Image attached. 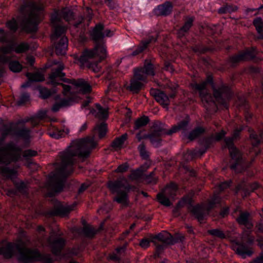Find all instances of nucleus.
Listing matches in <instances>:
<instances>
[{
    "mask_svg": "<svg viewBox=\"0 0 263 263\" xmlns=\"http://www.w3.org/2000/svg\"><path fill=\"white\" fill-rule=\"evenodd\" d=\"M64 66L59 65L56 69L53 70L49 76V83L51 88L41 87L39 88L40 97L47 99L59 92H61L63 98L57 101L52 106V110L54 112L58 111L63 107L71 106L73 103L78 101V95L69 85L64 84L63 82L72 84L82 94H88L91 92L92 87L90 83L86 80L79 78L78 79H70L66 78L65 73L63 72Z\"/></svg>",
    "mask_w": 263,
    "mask_h": 263,
    "instance_id": "f257e3e1",
    "label": "nucleus"
},
{
    "mask_svg": "<svg viewBox=\"0 0 263 263\" xmlns=\"http://www.w3.org/2000/svg\"><path fill=\"white\" fill-rule=\"evenodd\" d=\"M190 85L193 92L199 96L206 110L215 104V100L224 108H228L229 102L234 95L231 86L223 82L217 88L212 73H208L205 80L201 83L194 81Z\"/></svg>",
    "mask_w": 263,
    "mask_h": 263,
    "instance_id": "f03ea898",
    "label": "nucleus"
},
{
    "mask_svg": "<svg viewBox=\"0 0 263 263\" xmlns=\"http://www.w3.org/2000/svg\"><path fill=\"white\" fill-rule=\"evenodd\" d=\"M6 242L4 247L0 248V255L4 258L10 259L15 257L18 263H34L41 261L43 263H53L50 255H44L36 248H21L19 245L12 242Z\"/></svg>",
    "mask_w": 263,
    "mask_h": 263,
    "instance_id": "7ed1b4c3",
    "label": "nucleus"
},
{
    "mask_svg": "<svg viewBox=\"0 0 263 263\" xmlns=\"http://www.w3.org/2000/svg\"><path fill=\"white\" fill-rule=\"evenodd\" d=\"M114 35V32L110 29H105L104 23H97L90 30V35L92 40L96 43L92 49H85L78 58V61L81 65L88 66L90 65L89 60L97 57L101 59L105 58L106 49L103 44L100 43L105 37H110Z\"/></svg>",
    "mask_w": 263,
    "mask_h": 263,
    "instance_id": "20e7f679",
    "label": "nucleus"
},
{
    "mask_svg": "<svg viewBox=\"0 0 263 263\" xmlns=\"http://www.w3.org/2000/svg\"><path fill=\"white\" fill-rule=\"evenodd\" d=\"M89 155V152L84 149L81 142L72 141L64 151L59 153L60 173L65 177L70 175L74 171V157L84 159L88 157Z\"/></svg>",
    "mask_w": 263,
    "mask_h": 263,
    "instance_id": "39448f33",
    "label": "nucleus"
},
{
    "mask_svg": "<svg viewBox=\"0 0 263 263\" xmlns=\"http://www.w3.org/2000/svg\"><path fill=\"white\" fill-rule=\"evenodd\" d=\"M221 198L218 195H214L208 202L207 207L204 205L197 203L194 204L193 198L188 195L183 196L178 202L177 205L179 208L187 205V209L191 215L199 222H202L205 219L207 213L215 209L217 205L221 206Z\"/></svg>",
    "mask_w": 263,
    "mask_h": 263,
    "instance_id": "423d86ee",
    "label": "nucleus"
},
{
    "mask_svg": "<svg viewBox=\"0 0 263 263\" xmlns=\"http://www.w3.org/2000/svg\"><path fill=\"white\" fill-rule=\"evenodd\" d=\"M51 234L52 237H50L48 239V242L52 254L60 259H63L66 261L69 260L68 263H78V261L74 260L72 258L73 256L79 255L80 249L73 247L68 249L66 252H64L63 250L66 246V240L62 237L63 234L52 230Z\"/></svg>",
    "mask_w": 263,
    "mask_h": 263,
    "instance_id": "0eeeda50",
    "label": "nucleus"
},
{
    "mask_svg": "<svg viewBox=\"0 0 263 263\" xmlns=\"http://www.w3.org/2000/svg\"><path fill=\"white\" fill-rule=\"evenodd\" d=\"M190 121V116L187 115L184 119L178 122L176 124L173 125L170 129L167 130L164 128L163 135L171 136L174 133L181 131L184 138L189 140L190 141H193L205 133L206 128L201 125H197L192 130L189 132Z\"/></svg>",
    "mask_w": 263,
    "mask_h": 263,
    "instance_id": "6e6552de",
    "label": "nucleus"
},
{
    "mask_svg": "<svg viewBox=\"0 0 263 263\" xmlns=\"http://www.w3.org/2000/svg\"><path fill=\"white\" fill-rule=\"evenodd\" d=\"M28 122H30L33 126L37 125V123L35 122V118L33 117L19 120L16 123V125H22V127H13L12 126L13 124V123H11L10 126L4 125L2 128L4 138H5L9 135H13L15 137L23 140L26 145H29L31 137V130L25 126V124Z\"/></svg>",
    "mask_w": 263,
    "mask_h": 263,
    "instance_id": "1a4fd4ad",
    "label": "nucleus"
},
{
    "mask_svg": "<svg viewBox=\"0 0 263 263\" xmlns=\"http://www.w3.org/2000/svg\"><path fill=\"white\" fill-rule=\"evenodd\" d=\"M240 130L237 129L234 132L232 137H227L224 139L226 147L229 149L231 158L230 167L235 172H239V167H242L243 163L242 154L234 144V140L240 137Z\"/></svg>",
    "mask_w": 263,
    "mask_h": 263,
    "instance_id": "9d476101",
    "label": "nucleus"
},
{
    "mask_svg": "<svg viewBox=\"0 0 263 263\" xmlns=\"http://www.w3.org/2000/svg\"><path fill=\"white\" fill-rule=\"evenodd\" d=\"M108 187L112 194L116 195L114 200L118 203L127 205L128 202L127 192L131 189L125 178L115 181H110Z\"/></svg>",
    "mask_w": 263,
    "mask_h": 263,
    "instance_id": "9b49d317",
    "label": "nucleus"
},
{
    "mask_svg": "<svg viewBox=\"0 0 263 263\" xmlns=\"http://www.w3.org/2000/svg\"><path fill=\"white\" fill-rule=\"evenodd\" d=\"M163 132L164 128L162 123L156 122L154 123L150 133L142 135L140 131L136 134V137L138 142H140L143 139H148L153 144L158 147L161 145V136Z\"/></svg>",
    "mask_w": 263,
    "mask_h": 263,
    "instance_id": "f8f14e48",
    "label": "nucleus"
},
{
    "mask_svg": "<svg viewBox=\"0 0 263 263\" xmlns=\"http://www.w3.org/2000/svg\"><path fill=\"white\" fill-rule=\"evenodd\" d=\"M256 49L252 47L251 49H247L241 51L238 54L231 55L228 59V64L232 68H236L241 62L255 60Z\"/></svg>",
    "mask_w": 263,
    "mask_h": 263,
    "instance_id": "ddd939ff",
    "label": "nucleus"
},
{
    "mask_svg": "<svg viewBox=\"0 0 263 263\" xmlns=\"http://www.w3.org/2000/svg\"><path fill=\"white\" fill-rule=\"evenodd\" d=\"M179 189L178 184L174 182L167 184L161 193L158 194L157 199L162 205L170 206L172 203L169 197L174 198L176 196Z\"/></svg>",
    "mask_w": 263,
    "mask_h": 263,
    "instance_id": "4468645a",
    "label": "nucleus"
},
{
    "mask_svg": "<svg viewBox=\"0 0 263 263\" xmlns=\"http://www.w3.org/2000/svg\"><path fill=\"white\" fill-rule=\"evenodd\" d=\"M155 240L161 242L165 245H175L178 242L182 243L185 240V236L180 234L176 233L174 236L170 233H159L152 236V242H156Z\"/></svg>",
    "mask_w": 263,
    "mask_h": 263,
    "instance_id": "2eb2a0df",
    "label": "nucleus"
},
{
    "mask_svg": "<svg viewBox=\"0 0 263 263\" xmlns=\"http://www.w3.org/2000/svg\"><path fill=\"white\" fill-rule=\"evenodd\" d=\"M253 240L249 239L246 242L243 241L235 240L234 242L233 249L236 253L242 258L250 257L254 254V250L251 247Z\"/></svg>",
    "mask_w": 263,
    "mask_h": 263,
    "instance_id": "dca6fc26",
    "label": "nucleus"
},
{
    "mask_svg": "<svg viewBox=\"0 0 263 263\" xmlns=\"http://www.w3.org/2000/svg\"><path fill=\"white\" fill-rule=\"evenodd\" d=\"M226 132L224 129H221L220 132L216 133L215 135L204 139L200 143V147L197 152V154L202 156L205 154L207 150L213 145V141L219 142L223 139L224 141V139L227 138L226 137Z\"/></svg>",
    "mask_w": 263,
    "mask_h": 263,
    "instance_id": "f3484780",
    "label": "nucleus"
},
{
    "mask_svg": "<svg viewBox=\"0 0 263 263\" xmlns=\"http://www.w3.org/2000/svg\"><path fill=\"white\" fill-rule=\"evenodd\" d=\"M159 34L156 33L155 35H149L147 39L142 40L140 42L136 49L133 50L131 55L136 56L141 53H144L149 51V46L151 44H154L157 42Z\"/></svg>",
    "mask_w": 263,
    "mask_h": 263,
    "instance_id": "a211bd4d",
    "label": "nucleus"
},
{
    "mask_svg": "<svg viewBox=\"0 0 263 263\" xmlns=\"http://www.w3.org/2000/svg\"><path fill=\"white\" fill-rule=\"evenodd\" d=\"M145 82H146L145 77L134 70V76L130 79V85L128 86L127 89L134 93H138L143 87L144 83Z\"/></svg>",
    "mask_w": 263,
    "mask_h": 263,
    "instance_id": "6ab92c4d",
    "label": "nucleus"
},
{
    "mask_svg": "<svg viewBox=\"0 0 263 263\" xmlns=\"http://www.w3.org/2000/svg\"><path fill=\"white\" fill-rule=\"evenodd\" d=\"M54 209L50 212V215L52 216L65 217L68 216L70 211L72 210V208L68 205H64L62 202L54 199L53 200Z\"/></svg>",
    "mask_w": 263,
    "mask_h": 263,
    "instance_id": "aec40b11",
    "label": "nucleus"
},
{
    "mask_svg": "<svg viewBox=\"0 0 263 263\" xmlns=\"http://www.w3.org/2000/svg\"><path fill=\"white\" fill-rule=\"evenodd\" d=\"M29 45L26 42H22L18 44L15 41H13L11 44L8 47H4L2 49V52L4 54H9L12 51L16 53H23L27 51L29 49Z\"/></svg>",
    "mask_w": 263,
    "mask_h": 263,
    "instance_id": "412c9836",
    "label": "nucleus"
},
{
    "mask_svg": "<svg viewBox=\"0 0 263 263\" xmlns=\"http://www.w3.org/2000/svg\"><path fill=\"white\" fill-rule=\"evenodd\" d=\"M174 5L172 2L167 1L155 7L153 10L155 15L157 16H167L172 14Z\"/></svg>",
    "mask_w": 263,
    "mask_h": 263,
    "instance_id": "4be33fe9",
    "label": "nucleus"
},
{
    "mask_svg": "<svg viewBox=\"0 0 263 263\" xmlns=\"http://www.w3.org/2000/svg\"><path fill=\"white\" fill-rule=\"evenodd\" d=\"M195 18L194 16L186 15L184 17L183 25L177 30V35L179 39L185 38L190 29L193 27Z\"/></svg>",
    "mask_w": 263,
    "mask_h": 263,
    "instance_id": "5701e85b",
    "label": "nucleus"
},
{
    "mask_svg": "<svg viewBox=\"0 0 263 263\" xmlns=\"http://www.w3.org/2000/svg\"><path fill=\"white\" fill-rule=\"evenodd\" d=\"M4 161L5 163H3L2 166H0V174L6 179L13 180L17 176V171L9 167L11 163L10 159L5 158Z\"/></svg>",
    "mask_w": 263,
    "mask_h": 263,
    "instance_id": "b1692460",
    "label": "nucleus"
},
{
    "mask_svg": "<svg viewBox=\"0 0 263 263\" xmlns=\"http://www.w3.org/2000/svg\"><path fill=\"white\" fill-rule=\"evenodd\" d=\"M156 101L160 103L163 107L167 108L170 105V98L174 99L176 97L175 93L167 96L164 91L157 90L153 94Z\"/></svg>",
    "mask_w": 263,
    "mask_h": 263,
    "instance_id": "393cba45",
    "label": "nucleus"
},
{
    "mask_svg": "<svg viewBox=\"0 0 263 263\" xmlns=\"http://www.w3.org/2000/svg\"><path fill=\"white\" fill-rule=\"evenodd\" d=\"M134 70L138 72V74L145 77L146 81L148 76H154L155 74L153 64L151 61L147 60H145L143 67L135 68Z\"/></svg>",
    "mask_w": 263,
    "mask_h": 263,
    "instance_id": "a878e982",
    "label": "nucleus"
},
{
    "mask_svg": "<svg viewBox=\"0 0 263 263\" xmlns=\"http://www.w3.org/2000/svg\"><path fill=\"white\" fill-rule=\"evenodd\" d=\"M237 222L248 229H251L253 227L250 213L248 211H240L239 216L236 219Z\"/></svg>",
    "mask_w": 263,
    "mask_h": 263,
    "instance_id": "bb28decb",
    "label": "nucleus"
},
{
    "mask_svg": "<svg viewBox=\"0 0 263 263\" xmlns=\"http://www.w3.org/2000/svg\"><path fill=\"white\" fill-rule=\"evenodd\" d=\"M26 77L28 81L22 85L21 87L23 88L30 87L33 82H40L45 80L44 75L39 72L35 73L28 72L26 73Z\"/></svg>",
    "mask_w": 263,
    "mask_h": 263,
    "instance_id": "cd10ccee",
    "label": "nucleus"
},
{
    "mask_svg": "<svg viewBox=\"0 0 263 263\" xmlns=\"http://www.w3.org/2000/svg\"><path fill=\"white\" fill-rule=\"evenodd\" d=\"M37 16L29 17L25 20L24 29L28 33H35L38 30L39 22Z\"/></svg>",
    "mask_w": 263,
    "mask_h": 263,
    "instance_id": "c85d7f7f",
    "label": "nucleus"
},
{
    "mask_svg": "<svg viewBox=\"0 0 263 263\" xmlns=\"http://www.w3.org/2000/svg\"><path fill=\"white\" fill-rule=\"evenodd\" d=\"M260 187V184L257 182H253L252 183H245L242 185H239V189L241 190L244 194V197L250 196L252 192Z\"/></svg>",
    "mask_w": 263,
    "mask_h": 263,
    "instance_id": "c756f323",
    "label": "nucleus"
},
{
    "mask_svg": "<svg viewBox=\"0 0 263 263\" xmlns=\"http://www.w3.org/2000/svg\"><path fill=\"white\" fill-rule=\"evenodd\" d=\"M68 39L64 35L62 36L55 45V51L58 55H64L68 47Z\"/></svg>",
    "mask_w": 263,
    "mask_h": 263,
    "instance_id": "7c9ffc66",
    "label": "nucleus"
},
{
    "mask_svg": "<svg viewBox=\"0 0 263 263\" xmlns=\"http://www.w3.org/2000/svg\"><path fill=\"white\" fill-rule=\"evenodd\" d=\"M66 132L64 129L59 128L56 126L52 125L48 129V135L52 138L58 139L62 138L64 134L68 133V130L66 129Z\"/></svg>",
    "mask_w": 263,
    "mask_h": 263,
    "instance_id": "2f4dec72",
    "label": "nucleus"
},
{
    "mask_svg": "<svg viewBox=\"0 0 263 263\" xmlns=\"http://www.w3.org/2000/svg\"><path fill=\"white\" fill-rule=\"evenodd\" d=\"M81 234L88 239H92L96 236V228L93 226H85L81 230Z\"/></svg>",
    "mask_w": 263,
    "mask_h": 263,
    "instance_id": "473e14b6",
    "label": "nucleus"
},
{
    "mask_svg": "<svg viewBox=\"0 0 263 263\" xmlns=\"http://www.w3.org/2000/svg\"><path fill=\"white\" fill-rule=\"evenodd\" d=\"M127 139V134H124L120 137L116 138L111 143V147L116 149H121Z\"/></svg>",
    "mask_w": 263,
    "mask_h": 263,
    "instance_id": "72a5a7b5",
    "label": "nucleus"
},
{
    "mask_svg": "<svg viewBox=\"0 0 263 263\" xmlns=\"http://www.w3.org/2000/svg\"><path fill=\"white\" fill-rule=\"evenodd\" d=\"M7 62L8 64L9 69L15 73L20 72L23 69V65L18 60H12L7 58Z\"/></svg>",
    "mask_w": 263,
    "mask_h": 263,
    "instance_id": "f704fd0d",
    "label": "nucleus"
},
{
    "mask_svg": "<svg viewBox=\"0 0 263 263\" xmlns=\"http://www.w3.org/2000/svg\"><path fill=\"white\" fill-rule=\"evenodd\" d=\"M149 118L145 115H143L138 118L135 122L134 128L135 130H139L142 127L146 126L149 122Z\"/></svg>",
    "mask_w": 263,
    "mask_h": 263,
    "instance_id": "c9c22d12",
    "label": "nucleus"
},
{
    "mask_svg": "<svg viewBox=\"0 0 263 263\" xmlns=\"http://www.w3.org/2000/svg\"><path fill=\"white\" fill-rule=\"evenodd\" d=\"M66 32V28L64 26L56 24L53 27L52 37L55 40H58L60 37L64 36Z\"/></svg>",
    "mask_w": 263,
    "mask_h": 263,
    "instance_id": "e433bc0d",
    "label": "nucleus"
},
{
    "mask_svg": "<svg viewBox=\"0 0 263 263\" xmlns=\"http://www.w3.org/2000/svg\"><path fill=\"white\" fill-rule=\"evenodd\" d=\"M253 24L259 34V38L263 39V20L260 17H257L253 20Z\"/></svg>",
    "mask_w": 263,
    "mask_h": 263,
    "instance_id": "4c0bfd02",
    "label": "nucleus"
},
{
    "mask_svg": "<svg viewBox=\"0 0 263 263\" xmlns=\"http://www.w3.org/2000/svg\"><path fill=\"white\" fill-rule=\"evenodd\" d=\"M6 26L13 33H16L18 29V22L14 17L8 21L6 23Z\"/></svg>",
    "mask_w": 263,
    "mask_h": 263,
    "instance_id": "58836bf2",
    "label": "nucleus"
},
{
    "mask_svg": "<svg viewBox=\"0 0 263 263\" xmlns=\"http://www.w3.org/2000/svg\"><path fill=\"white\" fill-rule=\"evenodd\" d=\"M138 150L142 159L147 160L149 158V152L146 150L144 142H142L138 145Z\"/></svg>",
    "mask_w": 263,
    "mask_h": 263,
    "instance_id": "ea45409f",
    "label": "nucleus"
},
{
    "mask_svg": "<svg viewBox=\"0 0 263 263\" xmlns=\"http://www.w3.org/2000/svg\"><path fill=\"white\" fill-rule=\"evenodd\" d=\"M30 100V93L27 92H23L21 94L16 103L18 106H22L29 102Z\"/></svg>",
    "mask_w": 263,
    "mask_h": 263,
    "instance_id": "a19ab883",
    "label": "nucleus"
},
{
    "mask_svg": "<svg viewBox=\"0 0 263 263\" xmlns=\"http://www.w3.org/2000/svg\"><path fill=\"white\" fill-rule=\"evenodd\" d=\"M250 138L252 141V145L254 147H257L261 142V136L257 135L255 132L250 134Z\"/></svg>",
    "mask_w": 263,
    "mask_h": 263,
    "instance_id": "79ce46f5",
    "label": "nucleus"
},
{
    "mask_svg": "<svg viewBox=\"0 0 263 263\" xmlns=\"http://www.w3.org/2000/svg\"><path fill=\"white\" fill-rule=\"evenodd\" d=\"M64 188V183L63 180H58L54 182L52 185V189L53 192L56 193H60L63 191Z\"/></svg>",
    "mask_w": 263,
    "mask_h": 263,
    "instance_id": "37998d69",
    "label": "nucleus"
},
{
    "mask_svg": "<svg viewBox=\"0 0 263 263\" xmlns=\"http://www.w3.org/2000/svg\"><path fill=\"white\" fill-rule=\"evenodd\" d=\"M208 233L213 236L216 237L220 239H224L226 235L223 231L219 229H213L208 230Z\"/></svg>",
    "mask_w": 263,
    "mask_h": 263,
    "instance_id": "c03bdc74",
    "label": "nucleus"
},
{
    "mask_svg": "<svg viewBox=\"0 0 263 263\" xmlns=\"http://www.w3.org/2000/svg\"><path fill=\"white\" fill-rule=\"evenodd\" d=\"M13 183L15 189L18 192L22 194L26 193L27 184L24 181L21 180L19 182L15 181L13 182Z\"/></svg>",
    "mask_w": 263,
    "mask_h": 263,
    "instance_id": "a18cd8bd",
    "label": "nucleus"
},
{
    "mask_svg": "<svg viewBox=\"0 0 263 263\" xmlns=\"http://www.w3.org/2000/svg\"><path fill=\"white\" fill-rule=\"evenodd\" d=\"M144 179L147 183L151 185H155L158 182V178L155 176L154 172L145 175Z\"/></svg>",
    "mask_w": 263,
    "mask_h": 263,
    "instance_id": "49530a36",
    "label": "nucleus"
},
{
    "mask_svg": "<svg viewBox=\"0 0 263 263\" xmlns=\"http://www.w3.org/2000/svg\"><path fill=\"white\" fill-rule=\"evenodd\" d=\"M237 7H235L234 8L231 5H227L226 6H223L221 7L218 9V13L219 14H226L227 13H231V12L235 11L237 10Z\"/></svg>",
    "mask_w": 263,
    "mask_h": 263,
    "instance_id": "de8ad7c7",
    "label": "nucleus"
},
{
    "mask_svg": "<svg viewBox=\"0 0 263 263\" xmlns=\"http://www.w3.org/2000/svg\"><path fill=\"white\" fill-rule=\"evenodd\" d=\"M193 51L198 54H202L209 50V48L202 45H197L193 47Z\"/></svg>",
    "mask_w": 263,
    "mask_h": 263,
    "instance_id": "09e8293b",
    "label": "nucleus"
},
{
    "mask_svg": "<svg viewBox=\"0 0 263 263\" xmlns=\"http://www.w3.org/2000/svg\"><path fill=\"white\" fill-rule=\"evenodd\" d=\"M99 136L100 138H104L107 133V124L105 123H102L98 126Z\"/></svg>",
    "mask_w": 263,
    "mask_h": 263,
    "instance_id": "8fccbe9b",
    "label": "nucleus"
},
{
    "mask_svg": "<svg viewBox=\"0 0 263 263\" xmlns=\"http://www.w3.org/2000/svg\"><path fill=\"white\" fill-rule=\"evenodd\" d=\"M37 155V152L31 149H28L23 152V157L27 159L29 158L35 157Z\"/></svg>",
    "mask_w": 263,
    "mask_h": 263,
    "instance_id": "3c124183",
    "label": "nucleus"
},
{
    "mask_svg": "<svg viewBox=\"0 0 263 263\" xmlns=\"http://www.w3.org/2000/svg\"><path fill=\"white\" fill-rule=\"evenodd\" d=\"M47 115L46 111L41 110H40L34 116H33L35 118V122L38 124V122L36 121L37 120L39 121L44 120Z\"/></svg>",
    "mask_w": 263,
    "mask_h": 263,
    "instance_id": "603ef678",
    "label": "nucleus"
},
{
    "mask_svg": "<svg viewBox=\"0 0 263 263\" xmlns=\"http://www.w3.org/2000/svg\"><path fill=\"white\" fill-rule=\"evenodd\" d=\"M128 243L127 242L124 243L122 246H120L117 247L115 252L118 254L120 256L124 254L126 250V248L127 247Z\"/></svg>",
    "mask_w": 263,
    "mask_h": 263,
    "instance_id": "864d4df0",
    "label": "nucleus"
},
{
    "mask_svg": "<svg viewBox=\"0 0 263 263\" xmlns=\"http://www.w3.org/2000/svg\"><path fill=\"white\" fill-rule=\"evenodd\" d=\"M129 168V165L127 163H124L119 165L117 168L116 172L117 173H123L128 171Z\"/></svg>",
    "mask_w": 263,
    "mask_h": 263,
    "instance_id": "5fc2aeb1",
    "label": "nucleus"
},
{
    "mask_svg": "<svg viewBox=\"0 0 263 263\" xmlns=\"http://www.w3.org/2000/svg\"><path fill=\"white\" fill-rule=\"evenodd\" d=\"M63 16L65 21L69 22L73 17V12L71 10L63 11Z\"/></svg>",
    "mask_w": 263,
    "mask_h": 263,
    "instance_id": "6e6d98bb",
    "label": "nucleus"
},
{
    "mask_svg": "<svg viewBox=\"0 0 263 263\" xmlns=\"http://www.w3.org/2000/svg\"><path fill=\"white\" fill-rule=\"evenodd\" d=\"M104 2L110 10H115L118 7L116 0H104Z\"/></svg>",
    "mask_w": 263,
    "mask_h": 263,
    "instance_id": "4d7b16f0",
    "label": "nucleus"
},
{
    "mask_svg": "<svg viewBox=\"0 0 263 263\" xmlns=\"http://www.w3.org/2000/svg\"><path fill=\"white\" fill-rule=\"evenodd\" d=\"M232 183L233 182L231 180L224 181L220 183L219 185L220 189L221 191H224L225 189L230 187Z\"/></svg>",
    "mask_w": 263,
    "mask_h": 263,
    "instance_id": "13d9d810",
    "label": "nucleus"
},
{
    "mask_svg": "<svg viewBox=\"0 0 263 263\" xmlns=\"http://www.w3.org/2000/svg\"><path fill=\"white\" fill-rule=\"evenodd\" d=\"M151 242L152 239L149 240L148 238H144L140 240L139 245L141 247L145 249L149 246Z\"/></svg>",
    "mask_w": 263,
    "mask_h": 263,
    "instance_id": "bf43d9fd",
    "label": "nucleus"
},
{
    "mask_svg": "<svg viewBox=\"0 0 263 263\" xmlns=\"http://www.w3.org/2000/svg\"><path fill=\"white\" fill-rule=\"evenodd\" d=\"M230 213V208L228 206H226L221 208L220 212L219 215L221 217L224 218L226 216H228Z\"/></svg>",
    "mask_w": 263,
    "mask_h": 263,
    "instance_id": "052dcab7",
    "label": "nucleus"
},
{
    "mask_svg": "<svg viewBox=\"0 0 263 263\" xmlns=\"http://www.w3.org/2000/svg\"><path fill=\"white\" fill-rule=\"evenodd\" d=\"M109 257L110 260L117 262H120L121 261V257L117 254L115 252L110 254Z\"/></svg>",
    "mask_w": 263,
    "mask_h": 263,
    "instance_id": "680f3d73",
    "label": "nucleus"
},
{
    "mask_svg": "<svg viewBox=\"0 0 263 263\" xmlns=\"http://www.w3.org/2000/svg\"><path fill=\"white\" fill-rule=\"evenodd\" d=\"M155 245L156 246V250L158 252L160 253L161 252L163 251L165 247L167 246H168L169 245H165L163 243H162L161 244L158 243L157 242H154Z\"/></svg>",
    "mask_w": 263,
    "mask_h": 263,
    "instance_id": "e2e57ef3",
    "label": "nucleus"
},
{
    "mask_svg": "<svg viewBox=\"0 0 263 263\" xmlns=\"http://www.w3.org/2000/svg\"><path fill=\"white\" fill-rule=\"evenodd\" d=\"M251 263H263V251L258 256L253 259Z\"/></svg>",
    "mask_w": 263,
    "mask_h": 263,
    "instance_id": "0e129e2a",
    "label": "nucleus"
},
{
    "mask_svg": "<svg viewBox=\"0 0 263 263\" xmlns=\"http://www.w3.org/2000/svg\"><path fill=\"white\" fill-rule=\"evenodd\" d=\"M142 175V171L140 169H137L135 171H133L132 175L134 179H138L140 178Z\"/></svg>",
    "mask_w": 263,
    "mask_h": 263,
    "instance_id": "69168bd1",
    "label": "nucleus"
},
{
    "mask_svg": "<svg viewBox=\"0 0 263 263\" xmlns=\"http://www.w3.org/2000/svg\"><path fill=\"white\" fill-rule=\"evenodd\" d=\"M245 117L246 121L248 123L250 122L253 118V114L249 110L248 108H246L245 112Z\"/></svg>",
    "mask_w": 263,
    "mask_h": 263,
    "instance_id": "338daca9",
    "label": "nucleus"
},
{
    "mask_svg": "<svg viewBox=\"0 0 263 263\" xmlns=\"http://www.w3.org/2000/svg\"><path fill=\"white\" fill-rule=\"evenodd\" d=\"M27 64L30 67H33L35 63V58L33 56H28L26 58Z\"/></svg>",
    "mask_w": 263,
    "mask_h": 263,
    "instance_id": "774afa93",
    "label": "nucleus"
}]
</instances>
